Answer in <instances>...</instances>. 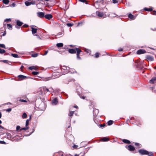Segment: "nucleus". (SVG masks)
Here are the masks:
<instances>
[{
  "mask_svg": "<svg viewBox=\"0 0 156 156\" xmlns=\"http://www.w3.org/2000/svg\"><path fill=\"white\" fill-rule=\"evenodd\" d=\"M128 17L131 19H133L134 16L131 13H129L128 15Z\"/></svg>",
  "mask_w": 156,
  "mask_h": 156,
  "instance_id": "obj_25",
  "label": "nucleus"
},
{
  "mask_svg": "<svg viewBox=\"0 0 156 156\" xmlns=\"http://www.w3.org/2000/svg\"><path fill=\"white\" fill-rule=\"evenodd\" d=\"M156 80V77L152 78L150 81V83H154V81Z\"/></svg>",
  "mask_w": 156,
  "mask_h": 156,
  "instance_id": "obj_20",
  "label": "nucleus"
},
{
  "mask_svg": "<svg viewBox=\"0 0 156 156\" xmlns=\"http://www.w3.org/2000/svg\"><path fill=\"white\" fill-rule=\"evenodd\" d=\"M0 143L3 144H6V143L4 141H0Z\"/></svg>",
  "mask_w": 156,
  "mask_h": 156,
  "instance_id": "obj_45",
  "label": "nucleus"
},
{
  "mask_svg": "<svg viewBox=\"0 0 156 156\" xmlns=\"http://www.w3.org/2000/svg\"><path fill=\"white\" fill-rule=\"evenodd\" d=\"M37 16L40 18H43L44 17V13L43 12H38L37 13Z\"/></svg>",
  "mask_w": 156,
  "mask_h": 156,
  "instance_id": "obj_5",
  "label": "nucleus"
},
{
  "mask_svg": "<svg viewBox=\"0 0 156 156\" xmlns=\"http://www.w3.org/2000/svg\"><path fill=\"white\" fill-rule=\"evenodd\" d=\"M16 23L17 25L19 27L21 26L23 24V23L22 22L20 21L19 20H17Z\"/></svg>",
  "mask_w": 156,
  "mask_h": 156,
  "instance_id": "obj_18",
  "label": "nucleus"
},
{
  "mask_svg": "<svg viewBox=\"0 0 156 156\" xmlns=\"http://www.w3.org/2000/svg\"><path fill=\"white\" fill-rule=\"evenodd\" d=\"M29 69L30 70L34 69L35 70H37V68L34 66H31L29 67Z\"/></svg>",
  "mask_w": 156,
  "mask_h": 156,
  "instance_id": "obj_19",
  "label": "nucleus"
},
{
  "mask_svg": "<svg viewBox=\"0 0 156 156\" xmlns=\"http://www.w3.org/2000/svg\"><path fill=\"white\" fill-rule=\"evenodd\" d=\"M77 53H76V56L77 58L78 59H80V52H82L81 50L80 49H77Z\"/></svg>",
  "mask_w": 156,
  "mask_h": 156,
  "instance_id": "obj_11",
  "label": "nucleus"
},
{
  "mask_svg": "<svg viewBox=\"0 0 156 156\" xmlns=\"http://www.w3.org/2000/svg\"><path fill=\"white\" fill-rule=\"evenodd\" d=\"M96 14L99 17L105 18L106 17V15H104L102 12L97 11L96 12Z\"/></svg>",
  "mask_w": 156,
  "mask_h": 156,
  "instance_id": "obj_3",
  "label": "nucleus"
},
{
  "mask_svg": "<svg viewBox=\"0 0 156 156\" xmlns=\"http://www.w3.org/2000/svg\"><path fill=\"white\" fill-rule=\"evenodd\" d=\"M20 128V126H16V130L17 131L19 130Z\"/></svg>",
  "mask_w": 156,
  "mask_h": 156,
  "instance_id": "obj_49",
  "label": "nucleus"
},
{
  "mask_svg": "<svg viewBox=\"0 0 156 156\" xmlns=\"http://www.w3.org/2000/svg\"><path fill=\"white\" fill-rule=\"evenodd\" d=\"M18 77L20 80H24L26 78H27V77L26 76L22 75H19L18 76Z\"/></svg>",
  "mask_w": 156,
  "mask_h": 156,
  "instance_id": "obj_12",
  "label": "nucleus"
},
{
  "mask_svg": "<svg viewBox=\"0 0 156 156\" xmlns=\"http://www.w3.org/2000/svg\"><path fill=\"white\" fill-rule=\"evenodd\" d=\"M79 0L82 2H86V0Z\"/></svg>",
  "mask_w": 156,
  "mask_h": 156,
  "instance_id": "obj_55",
  "label": "nucleus"
},
{
  "mask_svg": "<svg viewBox=\"0 0 156 156\" xmlns=\"http://www.w3.org/2000/svg\"><path fill=\"white\" fill-rule=\"evenodd\" d=\"M85 51L87 52V53H88L89 52V50H87L86 49V50H85Z\"/></svg>",
  "mask_w": 156,
  "mask_h": 156,
  "instance_id": "obj_63",
  "label": "nucleus"
},
{
  "mask_svg": "<svg viewBox=\"0 0 156 156\" xmlns=\"http://www.w3.org/2000/svg\"><path fill=\"white\" fill-rule=\"evenodd\" d=\"M67 25L69 27H70L72 26L73 25V24H72L71 23H68L67 24Z\"/></svg>",
  "mask_w": 156,
  "mask_h": 156,
  "instance_id": "obj_42",
  "label": "nucleus"
},
{
  "mask_svg": "<svg viewBox=\"0 0 156 156\" xmlns=\"http://www.w3.org/2000/svg\"><path fill=\"white\" fill-rule=\"evenodd\" d=\"M12 7H14L15 6L16 4L14 3H12Z\"/></svg>",
  "mask_w": 156,
  "mask_h": 156,
  "instance_id": "obj_56",
  "label": "nucleus"
},
{
  "mask_svg": "<svg viewBox=\"0 0 156 156\" xmlns=\"http://www.w3.org/2000/svg\"><path fill=\"white\" fill-rule=\"evenodd\" d=\"M49 93L54 92V90L52 87H50L49 88Z\"/></svg>",
  "mask_w": 156,
  "mask_h": 156,
  "instance_id": "obj_32",
  "label": "nucleus"
},
{
  "mask_svg": "<svg viewBox=\"0 0 156 156\" xmlns=\"http://www.w3.org/2000/svg\"><path fill=\"white\" fill-rule=\"evenodd\" d=\"M111 17H115V14L114 13H112L111 14Z\"/></svg>",
  "mask_w": 156,
  "mask_h": 156,
  "instance_id": "obj_47",
  "label": "nucleus"
},
{
  "mask_svg": "<svg viewBox=\"0 0 156 156\" xmlns=\"http://www.w3.org/2000/svg\"><path fill=\"white\" fill-rule=\"evenodd\" d=\"M145 58L148 61H152L154 60V58L152 56L149 55H147Z\"/></svg>",
  "mask_w": 156,
  "mask_h": 156,
  "instance_id": "obj_4",
  "label": "nucleus"
},
{
  "mask_svg": "<svg viewBox=\"0 0 156 156\" xmlns=\"http://www.w3.org/2000/svg\"><path fill=\"white\" fill-rule=\"evenodd\" d=\"M152 14L154 15H156V11H154L152 12Z\"/></svg>",
  "mask_w": 156,
  "mask_h": 156,
  "instance_id": "obj_52",
  "label": "nucleus"
},
{
  "mask_svg": "<svg viewBox=\"0 0 156 156\" xmlns=\"http://www.w3.org/2000/svg\"><path fill=\"white\" fill-rule=\"evenodd\" d=\"M6 34V31H5L4 32V33H3V34H2V35L3 36H5V35Z\"/></svg>",
  "mask_w": 156,
  "mask_h": 156,
  "instance_id": "obj_58",
  "label": "nucleus"
},
{
  "mask_svg": "<svg viewBox=\"0 0 156 156\" xmlns=\"http://www.w3.org/2000/svg\"><path fill=\"white\" fill-rule=\"evenodd\" d=\"M77 49H79L78 48H76L75 49L73 48H69L68 50L69 52L71 54L75 53L77 51Z\"/></svg>",
  "mask_w": 156,
  "mask_h": 156,
  "instance_id": "obj_6",
  "label": "nucleus"
},
{
  "mask_svg": "<svg viewBox=\"0 0 156 156\" xmlns=\"http://www.w3.org/2000/svg\"><path fill=\"white\" fill-rule=\"evenodd\" d=\"M126 148L129 150L130 151H133L135 149L134 147L131 145H129Z\"/></svg>",
  "mask_w": 156,
  "mask_h": 156,
  "instance_id": "obj_14",
  "label": "nucleus"
},
{
  "mask_svg": "<svg viewBox=\"0 0 156 156\" xmlns=\"http://www.w3.org/2000/svg\"><path fill=\"white\" fill-rule=\"evenodd\" d=\"M35 3V1H32L30 2H29L28 1H26L25 2V4L27 6L30 5H34Z\"/></svg>",
  "mask_w": 156,
  "mask_h": 156,
  "instance_id": "obj_7",
  "label": "nucleus"
},
{
  "mask_svg": "<svg viewBox=\"0 0 156 156\" xmlns=\"http://www.w3.org/2000/svg\"><path fill=\"white\" fill-rule=\"evenodd\" d=\"M118 50L119 51H122L123 49L122 48H119Z\"/></svg>",
  "mask_w": 156,
  "mask_h": 156,
  "instance_id": "obj_53",
  "label": "nucleus"
},
{
  "mask_svg": "<svg viewBox=\"0 0 156 156\" xmlns=\"http://www.w3.org/2000/svg\"><path fill=\"white\" fill-rule=\"evenodd\" d=\"M9 2V0H3V3L7 4H8Z\"/></svg>",
  "mask_w": 156,
  "mask_h": 156,
  "instance_id": "obj_29",
  "label": "nucleus"
},
{
  "mask_svg": "<svg viewBox=\"0 0 156 156\" xmlns=\"http://www.w3.org/2000/svg\"><path fill=\"white\" fill-rule=\"evenodd\" d=\"M28 27V25L26 24H25L23 26V27Z\"/></svg>",
  "mask_w": 156,
  "mask_h": 156,
  "instance_id": "obj_54",
  "label": "nucleus"
},
{
  "mask_svg": "<svg viewBox=\"0 0 156 156\" xmlns=\"http://www.w3.org/2000/svg\"><path fill=\"white\" fill-rule=\"evenodd\" d=\"M28 129H29V127H25V128H23L21 129H20V130H27Z\"/></svg>",
  "mask_w": 156,
  "mask_h": 156,
  "instance_id": "obj_39",
  "label": "nucleus"
},
{
  "mask_svg": "<svg viewBox=\"0 0 156 156\" xmlns=\"http://www.w3.org/2000/svg\"><path fill=\"white\" fill-rule=\"evenodd\" d=\"M12 56L14 58H18L19 56L17 54H12Z\"/></svg>",
  "mask_w": 156,
  "mask_h": 156,
  "instance_id": "obj_28",
  "label": "nucleus"
},
{
  "mask_svg": "<svg viewBox=\"0 0 156 156\" xmlns=\"http://www.w3.org/2000/svg\"><path fill=\"white\" fill-rule=\"evenodd\" d=\"M30 119H27L26 122V126L27 127L29 125Z\"/></svg>",
  "mask_w": 156,
  "mask_h": 156,
  "instance_id": "obj_36",
  "label": "nucleus"
},
{
  "mask_svg": "<svg viewBox=\"0 0 156 156\" xmlns=\"http://www.w3.org/2000/svg\"><path fill=\"white\" fill-rule=\"evenodd\" d=\"M7 137L8 138H11V134L10 133H8L7 134Z\"/></svg>",
  "mask_w": 156,
  "mask_h": 156,
  "instance_id": "obj_48",
  "label": "nucleus"
},
{
  "mask_svg": "<svg viewBox=\"0 0 156 156\" xmlns=\"http://www.w3.org/2000/svg\"><path fill=\"white\" fill-rule=\"evenodd\" d=\"M74 113V111H70L69 112V115L70 117H72Z\"/></svg>",
  "mask_w": 156,
  "mask_h": 156,
  "instance_id": "obj_31",
  "label": "nucleus"
},
{
  "mask_svg": "<svg viewBox=\"0 0 156 156\" xmlns=\"http://www.w3.org/2000/svg\"><path fill=\"white\" fill-rule=\"evenodd\" d=\"M80 98H81L83 99H85V97L84 96L81 97V96L80 95Z\"/></svg>",
  "mask_w": 156,
  "mask_h": 156,
  "instance_id": "obj_59",
  "label": "nucleus"
},
{
  "mask_svg": "<svg viewBox=\"0 0 156 156\" xmlns=\"http://www.w3.org/2000/svg\"><path fill=\"white\" fill-rule=\"evenodd\" d=\"M135 145L138 146V148H140L141 147V145L137 143H135Z\"/></svg>",
  "mask_w": 156,
  "mask_h": 156,
  "instance_id": "obj_37",
  "label": "nucleus"
},
{
  "mask_svg": "<svg viewBox=\"0 0 156 156\" xmlns=\"http://www.w3.org/2000/svg\"><path fill=\"white\" fill-rule=\"evenodd\" d=\"M113 3L114 4L118 3V2L116 0H113Z\"/></svg>",
  "mask_w": 156,
  "mask_h": 156,
  "instance_id": "obj_50",
  "label": "nucleus"
},
{
  "mask_svg": "<svg viewBox=\"0 0 156 156\" xmlns=\"http://www.w3.org/2000/svg\"><path fill=\"white\" fill-rule=\"evenodd\" d=\"M99 113V110L98 109H95L93 111V113L94 115L96 116Z\"/></svg>",
  "mask_w": 156,
  "mask_h": 156,
  "instance_id": "obj_16",
  "label": "nucleus"
},
{
  "mask_svg": "<svg viewBox=\"0 0 156 156\" xmlns=\"http://www.w3.org/2000/svg\"><path fill=\"white\" fill-rule=\"evenodd\" d=\"M11 110H12V109L11 108H9L8 109H7L6 110V111L8 112H10L11 111Z\"/></svg>",
  "mask_w": 156,
  "mask_h": 156,
  "instance_id": "obj_51",
  "label": "nucleus"
},
{
  "mask_svg": "<svg viewBox=\"0 0 156 156\" xmlns=\"http://www.w3.org/2000/svg\"><path fill=\"white\" fill-rule=\"evenodd\" d=\"M48 53V51H45V53L43 55H45L47 54Z\"/></svg>",
  "mask_w": 156,
  "mask_h": 156,
  "instance_id": "obj_57",
  "label": "nucleus"
},
{
  "mask_svg": "<svg viewBox=\"0 0 156 156\" xmlns=\"http://www.w3.org/2000/svg\"><path fill=\"white\" fill-rule=\"evenodd\" d=\"M113 121L112 120H110L108 122V125L110 126L113 124Z\"/></svg>",
  "mask_w": 156,
  "mask_h": 156,
  "instance_id": "obj_30",
  "label": "nucleus"
},
{
  "mask_svg": "<svg viewBox=\"0 0 156 156\" xmlns=\"http://www.w3.org/2000/svg\"><path fill=\"white\" fill-rule=\"evenodd\" d=\"M39 73L38 72L34 71L32 72V74L34 75H36Z\"/></svg>",
  "mask_w": 156,
  "mask_h": 156,
  "instance_id": "obj_38",
  "label": "nucleus"
},
{
  "mask_svg": "<svg viewBox=\"0 0 156 156\" xmlns=\"http://www.w3.org/2000/svg\"><path fill=\"white\" fill-rule=\"evenodd\" d=\"M19 101L22 102H27V101L26 100H24L23 99H20L19 100Z\"/></svg>",
  "mask_w": 156,
  "mask_h": 156,
  "instance_id": "obj_43",
  "label": "nucleus"
},
{
  "mask_svg": "<svg viewBox=\"0 0 156 156\" xmlns=\"http://www.w3.org/2000/svg\"><path fill=\"white\" fill-rule=\"evenodd\" d=\"M38 56V54L34 53L31 54V56L33 57H36Z\"/></svg>",
  "mask_w": 156,
  "mask_h": 156,
  "instance_id": "obj_33",
  "label": "nucleus"
},
{
  "mask_svg": "<svg viewBox=\"0 0 156 156\" xmlns=\"http://www.w3.org/2000/svg\"><path fill=\"white\" fill-rule=\"evenodd\" d=\"M6 25V24L5 23V22H4L3 23V26L4 27H5Z\"/></svg>",
  "mask_w": 156,
  "mask_h": 156,
  "instance_id": "obj_60",
  "label": "nucleus"
},
{
  "mask_svg": "<svg viewBox=\"0 0 156 156\" xmlns=\"http://www.w3.org/2000/svg\"><path fill=\"white\" fill-rule=\"evenodd\" d=\"M105 124H103V125H101V127L104 126H105Z\"/></svg>",
  "mask_w": 156,
  "mask_h": 156,
  "instance_id": "obj_62",
  "label": "nucleus"
},
{
  "mask_svg": "<svg viewBox=\"0 0 156 156\" xmlns=\"http://www.w3.org/2000/svg\"><path fill=\"white\" fill-rule=\"evenodd\" d=\"M146 52V51L144 49H140L138 50L136 52V54L138 55L141 54L145 53Z\"/></svg>",
  "mask_w": 156,
  "mask_h": 156,
  "instance_id": "obj_9",
  "label": "nucleus"
},
{
  "mask_svg": "<svg viewBox=\"0 0 156 156\" xmlns=\"http://www.w3.org/2000/svg\"><path fill=\"white\" fill-rule=\"evenodd\" d=\"M73 147H74L76 148V147H78L77 145H74V146H73Z\"/></svg>",
  "mask_w": 156,
  "mask_h": 156,
  "instance_id": "obj_61",
  "label": "nucleus"
},
{
  "mask_svg": "<svg viewBox=\"0 0 156 156\" xmlns=\"http://www.w3.org/2000/svg\"><path fill=\"white\" fill-rule=\"evenodd\" d=\"M27 115L25 112L23 113L22 115V118L23 119L26 118L27 117Z\"/></svg>",
  "mask_w": 156,
  "mask_h": 156,
  "instance_id": "obj_24",
  "label": "nucleus"
},
{
  "mask_svg": "<svg viewBox=\"0 0 156 156\" xmlns=\"http://www.w3.org/2000/svg\"><path fill=\"white\" fill-rule=\"evenodd\" d=\"M144 9L145 11H151L152 10V9L151 8H145Z\"/></svg>",
  "mask_w": 156,
  "mask_h": 156,
  "instance_id": "obj_35",
  "label": "nucleus"
},
{
  "mask_svg": "<svg viewBox=\"0 0 156 156\" xmlns=\"http://www.w3.org/2000/svg\"><path fill=\"white\" fill-rule=\"evenodd\" d=\"M101 140L103 141H106L109 140V139L108 138L106 137H104L102 138Z\"/></svg>",
  "mask_w": 156,
  "mask_h": 156,
  "instance_id": "obj_23",
  "label": "nucleus"
},
{
  "mask_svg": "<svg viewBox=\"0 0 156 156\" xmlns=\"http://www.w3.org/2000/svg\"><path fill=\"white\" fill-rule=\"evenodd\" d=\"M64 34V30L62 29L61 30V31L55 35L56 37H62Z\"/></svg>",
  "mask_w": 156,
  "mask_h": 156,
  "instance_id": "obj_2",
  "label": "nucleus"
},
{
  "mask_svg": "<svg viewBox=\"0 0 156 156\" xmlns=\"http://www.w3.org/2000/svg\"><path fill=\"white\" fill-rule=\"evenodd\" d=\"M44 17L46 19L50 20L52 18L53 16L51 14H49L45 15Z\"/></svg>",
  "mask_w": 156,
  "mask_h": 156,
  "instance_id": "obj_13",
  "label": "nucleus"
},
{
  "mask_svg": "<svg viewBox=\"0 0 156 156\" xmlns=\"http://www.w3.org/2000/svg\"><path fill=\"white\" fill-rule=\"evenodd\" d=\"M8 60H2L1 61V62H2L4 63H7L8 62Z\"/></svg>",
  "mask_w": 156,
  "mask_h": 156,
  "instance_id": "obj_46",
  "label": "nucleus"
},
{
  "mask_svg": "<svg viewBox=\"0 0 156 156\" xmlns=\"http://www.w3.org/2000/svg\"><path fill=\"white\" fill-rule=\"evenodd\" d=\"M37 29L35 28L31 27V31L33 34H34L36 33L37 32Z\"/></svg>",
  "mask_w": 156,
  "mask_h": 156,
  "instance_id": "obj_17",
  "label": "nucleus"
},
{
  "mask_svg": "<svg viewBox=\"0 0 156 156\" xmlns=\"http://www.w3.org/2000/svg\"><path fill=\"white\" fill-rule=\"evenodd\" d=\"M147 154L149 156H153V154L152 152H149L147 151Z\"/></svg>",
  "mask_w": 156,
  "mask_h": 156,
  "instance_id": "obj_26",
  "label": "nucleus"
},
{
  "mask_svg": "<svg viewBox=\"0 0 156 156\" xmlns=\"http://www.w3.org/2000/svg\"><path fill=\"white\" fill-rule=\"evenodd\" d=\"M11 19L10 18H9V19H5V22H7V21H11Z\"/></svg>",
  "mask_w": 156,
  "mask_h": 156,
  "instance_id": "obj_41",
  "label": "nucleus"
},
{
  "mask_svg": "<svg viewBox=\"0 0 156 156\" xmlns=\"http://www.w3.org/2000/svg\"><path fill=\"white\" fill-rule=\"evenodd\" d=\"M58 102V101L56 98H55L52 101L51 103L52 104L56 105Z\"/></svg>",
  "mask_w": 156,
  "mask_h": 156,
  "instance_id": "obj_15",
  "label": "nucleus"
},
{
  "mask_svg": "<svg viewBox=\"0 0 156 156\" xmlns=\"http://www.w3.org/2000/svg\"><path fill=\"white\" fill-rule=\"evenodd\" d=\"M63 43H57L56 44L58 48L62 47L63 46Z\"/></svg>",
  "mask_w": 156,
  "mask_h": 156,
  "instance_id": "obj_21",
  "label": "nucleus"
},
{
  "mask_svg": "<svg viewBox=\"0 0 156 156\" xmlns=\"http://www.w3.org/2000/svg\"><path fill=\"white\" fill-rule=\"evenodd\" d=\"M62 69L63 70H66V73H68L69 71V72H70L71 73H74V71H73L72 69H70L69 71L68 70L69 69V67H67L65 66H63L62 67Z\"/></svg>",
  "mask_w": 156,
  "mask_h": 156,
  "instance_id": "obj_1",
  "label": "nucleus"
},
{
  "mask_svg": "<svg viewBox=\"0 0 156 156\" xmlns=\"http://www.w3.org/2000/svg\"><path fill=\"white\" fill-rule=\"evenodd\" d=\"M0 47L4 48H5V46L4 44H0Z\"/></svg>",
  "mask_w": 156,
  "mask_h": 156,
  "instance_id": "obj_40",
  "label": "nucleus"
},
{
  "mask_svg": "<svg viewBox=\"0 0 156 156\" xmlns=\"http://www.w3.org/2000/svg\"><path fill=\"white\" fill-rule=\"evenodd\" d=\"M43 89L44 94H48L50 93H49V89L48 88L46 87H43Z\"/></svg>",
  "mask_w": 156,
  "mask_h": 156,
  "instance_id": "obj_8",
  "label": "nucleus"
},
{
  "mask_svg": "<svg viewBox=\"0 0 156 156\" xmlns=\"http://www.w3.org/2000/svg\"><path fill=\"white\" fill-rule=\"evenodd\" d=\"M5 50L4 49H2L1 48H0V53L1 54H4L5 53Z\"/></svg>",
  "mask_w": 156,
  "mask_h": 156,
  "instance_id": "obj_34",
  "label": "nucleus"
},
{
  "mask_svg": "<svg viewBox=\"0 0 156 156\" xmlns=\"http://www.w3.org/2000/svg\"><path fill=\"white\" fill-rule=\"evenodd\" d=\"M122 141L123 142L126 144H130V143L129 140L126 139H123L122 140Z\"/></svg>",
  "mask_w": 156,
  "mask_h": 156,
  "instance_id": "obj_22",
  "label": "nucleus"
},
{
  "mask_svg": "<svg viewBox=\"0 0 156 156\" xmlns=\"http://www.w3.org/2000/svg\"><path fill=\"white\" fill-rule=\"evenodd\" d=\"M7 26L8 29L12 30V25L10 24H7Z\"/></svg>",
  "mask_w": 156,
  "mask_h": 156,
  "instance_id": "obj_27",
  "label": "nucleus"
},
{
  "mask_svg": "<svg viewBox=\"0 0 156 156\" xmlns=\"http://www.w3.org/2000/svg\"><path fill=\"white\" fill-rule=\"evenodd\" d=\"M31 115H30L29 119H30V120L31 119Z\"/></svg>",
  "mask_w": 156,
  "mask_h": 156,
  "instance_id": "obj_64",
  "label": "nucleus"
},
{
  "mask_svg": "<svg viewBox=\"0 0 156 156\" xmlns=\"http://www.w3.org/2000/svg\"><path fill=\"white\" fill-rule=\"evenodd\" d=\"M99 53H97L95 54V57L96 58L98 57H99Z\"/></svg>",
  "mask_w": 156,
  "mask_h": 156,
  "instance_id": "obj_44",
  "label": "nucleus"
},
{
  "mask_svg": "<svg viewBox=\"0 0 156 156\" xmlns=\"http://www.w3.org/2000/svg\"><path fill=\"white\" fill-rule=\"evenodd\" d=\"M139 152L141 154H147V151L143 149H140L139 151Z\"/></svg>",
  "mask_w": 156,
  "mask_h": 156,
  "instance_id": "obj_10",
  "label": "nucleus"
}]
</instances>
